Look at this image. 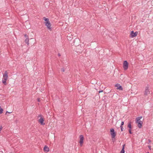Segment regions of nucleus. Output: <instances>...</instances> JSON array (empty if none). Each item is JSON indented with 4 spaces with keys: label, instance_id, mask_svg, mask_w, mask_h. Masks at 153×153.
Wrapping results in <instances>:
<instances>
[{
    "label": "nucleus",
    "instance_id": "obj_1",
    "mask_svg": "<svg viewBox=\"0 0 153 153\" xmlns=\"http://www.w3.org/2000/svg\"><path fill=\"white\" fill-rule=\"evenodd\" d=\"M110 132L111 135V138H114L116 136V133L115 131L114 128H112L110 129Z\"/></svg>",
    "mask_w": 153,
    "mask_h": 153
},
{
    "label": "nucleus",
    "instance_id": "obj_2",
    "mask_svg": "<svg viewBox=\"0 0 153 153\" xmlns=\"http://www.w3.org/2000/svg\"><path fill=\"white\" fill-rule=\"evenodd\" d=\"M79 143L81 146H82V145L83 143V140L84 139V136L82 135H81L79 136Z\"/></svg>",
    "mask_w": 153,
    "mask_h": 153
},
{
    "label": "nucleus",
    "instance_id": "obj_3",
    "mask_svg": "<svg viewBox=\"0 0 153 153\" xmlns=\"http://www.w3.org/2000/svg\"><path fill=\"white\" fill-rule=\"evenodd\" d=\"M123 68L124 70L128 69V63L127 61H124L123 63Z\"/></svg>",
    "mask_w": 153,
    "mask_h": 153
},
{
    "label": "nucleus",
    "instance_id": "obj_4",
    "mask_svg": "<svg viewBox=\"0 0 153 153\" xmlns=\"http://www.w3.org/2000/svg\"><path fill=\"white\" fill-rule=\"evenodd\" d=\"M39 117H40L41 118L39 119V122L40 123L41 125H44L45 124V123H44V119L42 118V116L41 114H40L39 115Z\"/></svg>",
    "mask_w": 153,
    "mask_h": 153
},
{
    "label": "nucleus",
    "instance_id": "obj_5",
    "mask_svg": "<svg viewBox=\"0 0 153 153\" xmlns=\"http://www.w3.org/2000/svg\"><path fill=\"white\" fill-rule=\"evenodd\" d=\"M138 34L137 32H134L133 31H132L131 32L130 35V37L131 38H133L135 37H136L137 36Z\"/></svg>",
    "mask_w": 153,
    "mask_h": 153
},
{
    "label": "nucleus",
    "instance_id": "obj_6",
    "mask_svg": "<svg viewBox=\"0 0 153 153\" xmlns=\"http://www.w3.org/2000/svg\"><path fill=\"white\" fill-rule=\"evenodd\" d=\"M136 122L137 123V126L139 128H141L142 126V124L143 123V121H137V120H136Z\"/></svg>",
    "mask_w": 153,
    "mask_h": 153
},
{
    "label": "nucleus",
    "instance_id": "obj_7",
    "mask_svg": "<svg viewBox=\"0 0 153 153\" xmlns=\"http://www.w3.org/2000/svg\"><path fill=\"white\" fill-rule=\"evenodd\" d=\"M115 87H117V89L119 90H120L122 91L123 90V87L122 86L120 85L119 84H117L115 85Z\"/></svg>",
    "mask_w": 153,
    "mask_h": 153
},
{
    "label": "nucleus",
    "instance_id": "obj_8",
    "mask_svg": "<svg viewBox=\"0 0 153 153\" xmlns=\"http://www.w3.org/2000/svg\"><path fill=\"white\" fill-rule=\"evenodd\" d=\"M45 25L47 26V28L49 30L51 29V24L49 22H45Z\"/></svg>",
    "mask_w": 153,
    "mask_h": 153
},
{
    "label": "nucleus",
    "instance_id": "obj_9",
    "mask_svg": "<svg viewBox=\"0 0 153 153\" xmlns=\"http://www.w3.org/2000/svg\"><path fill=\"white\" fill-rule=\"evenodd\" d=\"M149 87H146L145 88V90L144 94V95H146L149 94Z\"/></svg>",
    "mask_w": 153,
    "mask_h": 153
},
{
    "label": "nucleus",
    "instance_id": "obj_10",
    "mask_svg": "<svg viewBox=\"0 0 153 153\" xmlns=\"http://www.w3.org/2000/svg\"><path fill=\"white\" fill-rule=\"evenodd\" d=\"M3 79H7L8 77V73L7 71H5L4 72V74L3 75Z\"/></svg>",
    "mask_w": 153,
    "mask_h": 153
},
{
    "label": "nucleus",
    "instance_id": "obj_11",
    "mask_svg": "<svg viewBox=\"0 0 153 153\" xmlns=\"http://www.w3.org/2000/svg\"><path fill=\"white\" fill-rule=\"evenodd\" d=\"M44 151L45 152H48L49 151V148L47 146H45L44 148Z\"/></svg>",
    "mask_w": 153,
    "mask_h": 153
},
{
    "label": "nucleus",
    "instance_id": "obj_12",
    "mask_svg": "<svg viewBox=\"0 0 153 153\" xmlns=\"http://www.w3.org/2000/svg\"><path fill=\"white\" fill-rule=\"evenodd\" d=\"M125 144H124L123 145L122 150L121 151L120 153H125Z\"/></svg>",
    "mask_w": 153,
    "mask_h": 153
},
{
    "label": "nucleus",
    "instance_id": "obj_13",
    "mask_svg": "<svg viewBox=\"0 0 153 153\" xmlns=\"http://www.w3.org/2000/svg\"><path fill=\"white\" fill-rule=\"evenodd\" d=\"M7 79H3L2 80V82L4 85H6L7 84L6 81Z\"/></svg>",
    "mask_w": 153,
    "mask_h": 153
},
{
    "label": "nucleus",
    "instance_id": "obj_14",
    "mask_svg": "<svg viewBox=\"0 0 153 153\" xmlns=\"http://www.w3.org/2000/svg\"><path fill=\"white\" fill-rule=\"evenodd\" d=\"M29 38L28 37H27L26 38V39L25 40V42L28 45H29Z\"/></svg>",
    "mask_w": 153,
    "mask_h": 153
},
{
    "label": "nucleus",
    "instance_id": "obj_15",
    "mask_svg": "<svg viewBox=\"0 0 153 153\" xmlns=\"http://www.w3.org/2000/svg\"><path fill=\"white\" fill-rule=\"evenodd\" d=\"M131 122H128V127L129 128V129H131Z\"/></svg>",
    "mask_w": 153,
    "mask_h": 153
},
{
    "label": "nucleus",
    "instance_id": "obj_16",
    "mask_svg": "<svg viewBox=\"0 0 153 153\" xmlns=\"http://www.w3.org/2000/svg\"><path fill=\"white\" fill-rule=\"evenodd\" d=\"M142 118V116H140L138 117H137L136 118V120H137V121H140V120Z\"/></svg>",
    "mask_w": 153,
    "mask_h": 153
},
{
    "label": "nucleus",
    "instance_id": "obj_17",
    "mask_svg": "<svg viewBox=\"0 0 153 153\" xmlns=\"http://www.w3.org/2000/svg\"><path fill=\"white\" fill-rule=\"evenodd\" d=\"M43 19L45 21V22H49V19L48 18H46L45 17H43Z\"/></svg>",
    "mask_w": 153,
    "mask_h": 153
},
{
    "label": "nucleus",
    "instance_id": "obj_18",
    "mask_svg": "<svg viewBox=\"0 0 153 153\" xmlns=\"http://www.w3.org/2000/svg\"><path fill=\"white\" fill-rule=\"evenodd\" d=\"M3 109L1 108V107L0 106V114H1L3 113Z\"/></svg>",
    "mask_w": 153,
    "mask_h": 153
},
{
    "label": "nucleus",
    "instance_id": "obj_19",
    "mask_svg": "<svg viewBox=\"0 0 153 153\" xmlns=\"http://www.w3.org/2000/svg\"><path fill=\"white\" fill-rule=\"evenodd\" d=\"M148 144H150V143H151V141L150 140V139H148Z\"/></svg>",
    "mask_w": 153,
    "mask_h": 153
},
{
    "label": "nucleus",
    "instance_id": "obj_20",
    "mask_svg": "<svg viewBox=\"0 0 153 153\" xmlns=\"http://www.w3.org/2000/svg\"><path fill=\"white\" fill-rule=\"evenodd\" d=\"M131 129H129V133L131 134L132 133V132H131Z\"/></svg>",
    "mask_w": 153,
    "mask_h": 153
},
{
    "label": "nucleus",
    "instance_id": "obj_21",
    "mask_svg": "<svg viewBox=\"0 0 153 153\" xmlns=\"http://www.w3.org/2000/svg\"><path fill=\"white\" fill-rule=\"evenodd\" d=\"M124 124V122L123 121H122L121 123V125L120 126H122Z\"/></svg>",
    "mask_w": 153,
    "mask_h": 153
},
{
    "label": "nucleus",
    "instance_id": "obj_22",
    "mask_svg": "<svg viewBox=\"0 0 153 153\" xmlns=\"http://www.w3.org/2000/svg\"><path fill=\"white\" fill-rule=\"evenodd\" d=\"M120 128H121V131H123V126H120Z\"/></svg>",
    "mask_w": 153,
    "mask_h": 153
},
{
    "label": "nucleus",
    "instance_id": "obj_23",
    "mask_svg": "<svg viewBox=\"0 0 153 153\" xmlns=\"http://www.w3.org/2000/svg\"><path fill=\"white\" fill-rule=\"evenodd\" d=\"M148 147L149 149L150 150H151V146L150 145L147 146Z\"/></svg>",
    "mask_w": 153,
    "mask_h": 153
},
{
    "label": "nucleus",
    "instance_id": "obj_24",
    "mask_svg": "<svg viewBox=\"0 0 153 153\" xmlns=\"http://www.w3.org/2000/svg\"><path fill=\"white\" fill-rule=\"evenodd\" d=\"M24 36H25V37H26L27 38V37H28V36L27 34H25L24 35Z\"/></svg>",
    "mask_w": 153,
    "mask_h": 153
},
{
    "label": "nucleus",
    "instance_id": "obj_25",
    "mask_svg": "<svg viewBox=\"0 0 153 153\" xmlns=\"http://www.w3.org/2000/svg\"><path fill=\"white\" fill-rule=\"evenodd\" d=\"M61 70L63 72L65 71V70H64V68H61Z\"/></svg>",
    "mask_w": 153,
    "mask_h": 153
},
{
    "label": "nucleus",
    "instance_id": "obj_26",
    "mask_svg": "<svg viewBox=\"0 0 153 153\" xmlns=\"http://www.w3.org/2000/svg\"><path fill=\"white\" fill-rule=\"evenodd\" d=\"M37 101L38 102H40V99L39 98H37Z\"/></svg>",
    "mask_w": 153,
    "mask_h": 153
},
{
    "label": "nucleus",
    "instance_id": "obj_27",
    "mask_svg": "<svg viewBox=\"0 0 153 153\" xmlns=\"http://www.w3.org/2000/svg\"><path fill=\"white\" fill-rule=\"evenodd\" d=\"M103 91V90H100V91H99V93H100V92H102Z\"/></svg>",
    "mask_w": 153,
    "mask_h": 153
},
{
    "label": "nucleus",
    "instance_id": "obj_28",
    "mask_svg": "<svg viewBox=\"0 0 153 153\" xmlns=\"http://www.w3.org/2000/svg\"><path fill=\"white\" fill-rule=\"evenodd\" d=\"M11 113V112H8V111H6V114H7V113Z\"/></svg>",
    "mask_w": 153,
    "mask_h": 153
},
{
    "label": "nucleus",
    "instance_id": "obj_29",
    "mask_svg": "<svg viewBox=\"0 0 153 153\" xmlns=\"http://www.w3.org/2000/svg\"><path fill=\"white\" fill-rule=\"evenodd\" d=\"M58 56H60L61 55L59 53H58Z\"/></svg>",
    "mask_w": 153,
    "mask_h": 153
},
{
    "label": "nucleus",
    "instance_id": "obj_30",
    "mask_svg": "<svg viewBox=\"0 0 153 153\" xmlns=\"http://www.w3.org/2000/svg\"><path fill=\"white\" fill-rule=\"evenodd\" d=\"M2 127L1 126H0V129L1 130V129H2Z\"/></svg>",
    "mask_w": 153,
    "mask_h": 153
},
{
    "label": "nucleus",
    "instance_id": "obj_31",
    "mask_svg": "<svg viewBox=\"0 0 153 153\" xmlns=\"http://www.w3.org/2000/svg\"><path fill=\"white\" fill-rule=\"evenodd\" d=\"M147 153H149V152H148Z\"/></svg>",
    "mask_w": 153,
    "mask_h": 153
}]
</instances>
